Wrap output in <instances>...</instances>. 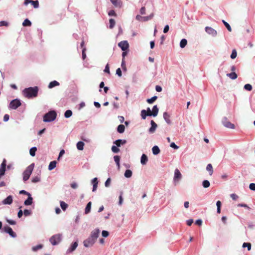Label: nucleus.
I'll return each instance as SVG.
<instances>
[{"mask_svg":"<svg viewBox=\"0 0 255 255\" xmlns=\"http://www.w3.org/2000/svg\"><path fill=\"white\" fill-rule=\"evenodd\" d=\"M250 189H251L252 190H255V183H251L250 184Z\"/></svg>","mask_w":255,"mask_h":255,"instance_id":"nucleus-62","label":"nucleus"},{"mask_svg":"<svg viewBox=\"0 0 255 255\" xmlns=\"http://www.w3.org/2000/svg\"><path fill=\"white\" fill-rule=\"evenodd\" d=\"M125 126L124 125H120L118 126L117 131L120 133H123L125 131Z\"/></svg>","mask_w":255,"mask_h":255,"instance_id":"nucleus-30","label":"nucleus"},{"mask_svg":"<svg viewBox=\"0 0 255 255\" xmlns=\"http://www.w3.org/2000/svg\"><path fill=\"white\" fill-rule=\"evenodd\" d=\"M132 175V172L130 170H126L125 172V176L126 178H130Z\"/></svg>","mask_w":255,"mask_h":255,"instance_id":"nucleus-36","label":"nucleus"},{"mask_svg":"<svg viewBox=\"0 0 255 255\" xmlns=\"http://www.w3.org/2000/svg\"><path fill=\"white\" fill-rule=\"evenodd\" d=\"M227 76L229 77L231 79H236L238 77V75L235 72H232L230 73H227Z\"/></svg>","mask_w":255,"mask_h":255,"instance_id":"nucleus-25","label":"nucleus"},{"mask_svg":"<svg viewBox=\"0 0 255 255\" xmlns=\"http://www.w3.org/2000/svg\"><path fill=\"white\" fill-rule=\"evenodd\" d=\"M34 164L32 163L26 167V169L23 173V180L24 181H27L28 180L30 175H31L32 171L34 169Z\"/></svg>","mask_w":255,"mask_h":255,"instance_id":"nucleus-2","label":"nucleus"},{"mask_svg":"<svg viewBox=\"0 0 255 255\" xmlns=\"http://www.w3.org/2000/svg\"><path fill=\"white\" fill-rule=\"evenodd\" d=\"M40 181V176H38V175H37L36 176L33 177L32 179V182H33V183H36V182H38Z\"/></svg>","mask_w":255,"mask_h":255,"instance_id":"nucleus-47","label":"nucleus"},{"mask_svg":"<svg viewBox=\"0 0 255 255\" xmlns=\"http://www.w3.org/2000/svg\"><path fill=\"white\" fill-rule=\"evenodd\" d=\"M31 214L30 210L25 209L24 210V215H25V216H27V215H29Z\"/></svg>","mask_w":255,"mask_h":255,"instance_id":"nucleus-57","label":"nucleus"},{"mask_svg":"<svg viewBox=\"0 0 255 255\" xmlns=\"http://www.w3.org/2000/svg\"><path fill=\"white\" fill-rule=\"evenodd\" d=\"M112 151H113V152L117 153L120 151V149L118 148L117 146L113 145L112 147Z\"/></svg>","mask_w":255,"mask_h":255,"instance_id":"nucleus-51","label":"nucleus"},{"mask_svg":"<svg viewBox=\"0 0 255 255\" xmlns=\"http://www.w3.org/2000/svg\"><path fill=\"white\" fill-rule=\"evenodd\" d=\"M57 117V113L54 111H49L45 114L43 117V121L44 122H50V121H54Z\"/></svg>","mask_w":255,"mask_h":255,"instance_id":"nucleus-3","label":"nucleus"},{"mask_svg":"<svg viewBox=\"0 0 255 255\" xmlns=\"http://www.w3.org/2000/svg\"><path fill=\"white\" fill-rule=\"evenodd\" d=\"M244 88L246 90H248V91H251V90L252 89V86L251 85H250V84H246L244 86Z\"/></svg>","mask_w":255,"mask_h":255,"instance_id":"nucleus-45","label":"nucleus"},{"mask_svg":"<svg viewBox=\"0 0 255 255\" xmlns=\"http://www.w3.org/2000/svg\"><path fill=\"white\" fill-rule=\"evenodd\" d=\"M182 177V174L181 172H180L179 169L176 168L174 171V176L173 178V180L174 181H179L180 180Z\"/></svg>","mask_w":255,"mask_h":255,"instance_id":"nucleus-10","label":"nucleus"},{"mask_svg":"<svg viewBox=\"0 0 255 255\" xmlns=\"http://www.w3.org/2000/svg\"><path fill=\"white\" fill-rule=\"evenodd\" d=\"M222 123L224 124V126L227 127V128H235V126L234 124L231 123L230 122L227 121V119H225L224 120L222 121Z\"/></svg>","mask_w":255,"mask_h":255,"instance_id":"nucleus-14","label":"nucleus"},{"mask_svg":"<svg viewBox=\"0 0 255 255\" xmlns=\"http://www.w3.org/2000/svg\"><path fill=\"white\" fill-rule=\"evenodd\" d=\"M170 146L175 149H178V148H179V146L176 145V144H175L174 142L171 143Z\"/></svg>","mask_w":255,"mask_h":255,"instance_id":"nucleus-59","label":"nucleus"},{"mask_svg":"<svg viewBox=\"0 0 255 255\" xmlns=\"http://www.w3.org/2000/svg\"><path fill=\"white\" fill-rule=\"evenodd\" d=\"M91 206H92V202H88V203L87 204V205L85 208V213L88 214V213H89V212H90Z\"/></svg>","mask_w":255,"mask_h":255,"instance_id":"nucleus-33","label":"nucleus"},{"mask_svg":"<svg viewBox=\"0 0 255 255\" xmlns=\"http://www.w3.org/2000/svg\"><path fill=\"white\" fill-rule=\"evenodd\" d=\"M38 92V88L37 86L35 87H30L24 89L22 94L24 97L27 98H35L37 96Z\"/></svg>","mask_w":255,"mask_h":255,"instance_id":"nucleus-1","label":"nucleus"},{"mask_svg":"<svg viewBox=\"0 0 255 255\" xmlns=\"http://www.w3.org/2000/svg\"><path fill=\"white\" fill-rule=\"evenodd\" d=\"M8 26V23L6 21H0V26Z\"/></svg>","mask_w":255,"mask_h":255,"instance_id":"nucleus-53","label":"nucleus"},{"mask_svg":"<svg viewBox=\"0 0 255 255\" xmlns=\"http://www.w3.org/2000/svg\"><path fill=\"white\" fill-rule=\"evenodd\" d=\"M36 150H37V148H36V146H33V147H32L31 149H30V151H29L30 154L32 156L35 155V152H36Z\"/></svg>","mask_w":255,"mask_h":255,"instance_id":"nucleus-39","label":"nucleus"},{"mask_svg":"<svg viewBox=\"0 0 255 255\" xmlns=\"http://www.w3.org/2000/svg\"><path fill=\"white\" fill-rule=\"evenodd\" d=\"M127 141L126 140H122V139H118L116 140L114 142L115 144L117 145V146H121V144H125Z\"/></svg>","mask_w":255,"mask_h":255,"instance_id":"nucleus-22","label":"nucleus"},{"mask_svg":"<svg viewBox=\"0 0 255 255\" xmlns=\"http://www.w3.org/2000/svg\"><path fill=\"white\" fill-rule=\"evenodd\" d=\"M6 160L5 158L3 159V160L2 163L0 165V175H3L5 174L6 170Z\"/></svg>","mask_w":255,"mask_h":255,"instance_id":"nucleus-9","label":"nucleus"},{"mask_svg":"<svg viewBox=\"0 0 255 255\" xmlns=\"http://www.w3.org/2000/svg\"><path fill=\"white\" fill-rule=\"evenodd\" d=\"M30 3L34 8H38L39 5L38 0H36V1H32V0H31Z\"/></svg>","mask_w":255,"mask_h":255,"instance_id":"nucleus-42","label":"nucleus"},{"mask_svg":"<svg viewBox=\"0 0 255 255\" xmlns=\"http://www.w3.org/2000/svg\"><path fill=\"white\" fill-rule=\"evenodd\" d=\"M85 145V143L83 141H78L77 143V148L79 150H83L84 148V146Z\"/></svg>","mask_w":255,"mask_h":255,"instance_id":"nucleus-31","label":"nucleus"},{"mask_svg":"<svg viewBox=\"0 0 255 255\" xmlns=\"http://www.w3.org/2000/svg\"><path fill=\"white\" fill-rule=\"evenodd\" d=\"M146 112H147V116H152V111H151V110H150L149 108H147Z\"/></svg>","mask_w":255,"mask_h":255,"instance_id":"nucleus-64","label":"nucleus"},{"mask_svg":"<svg viewBox=\"0 0 255 255\" xmlns=\"http://www.w3.org/2000/svg\"><path fill=\"white\" fill-rule=\"evenodd\" d=\"M92 182L93 183L92 191L93 192H95V191H96L97 188V186H98V178H93V179L92 180Z\"/></svg>","mask_w":255,"mask_h":255,"instance_id":"nucleus-19","label":"nucleus"},{"mask_svg":"<svg viewBox=\"0 0 255 255\" xmlns=\"http://www.w3.org/2000/svg\"><path fill=\"white\" fill-rule=\"evenodd\" d=\"M71 187L73 188V189H76L78 187V184L76 182H72L71 183Z\"/></svg>","mask_w":255,"mask_h":255,"instance_id":"nucleus-61","label":"nucleus"},{"mask_svg":"<svg viewBox=\"0 0 255 255\" xmlns=\"http://www.w3.org/2000/svg\"><path fill=\"white\" fill-rule=\"evenodd\" d=\"M3 230L5 233H8L9 236L13 237L14 238V237L16 236V234L14 232V231L12 230V228H10V227L9 226H4L3 228Z\"/></svg>","mask_w":255,"mask_h":255,"instance_id":"nucleus-8","label":"nucleus"},{"mask_svg":"<svg viewBox=\"0 0 255 255\" xmlns=\"http://www.w3.org/2000/svg\"><path fill=\"white\" fill-rule=\"evenodd\" d=\"M140 13L141 14H145L146 13V8L145 6H142L140 9Z\"/></svg>","mask_w":255,"mask_h":255,"instance_id":"nucleus-54","label":"nucleus"},{"mask_svg":"<svg viewBox=\"0 0 255 255\" xmlns=\"http://www.w3.org/2000/svg\"><path fill=\"white\" fill-rule=\"evenodd\" d=\"M120 47H121L122 50H127L128 49L129 44L127 41H122L118 43Z\"/></svg>","mask_w":255,"mask_h":255,"instance_id":"nucleus-11","label":"nucleus"},{"mask_svg":"<svg viewBox=\"0 0 255 255\" xmlns=\"http://www.w3.org/2000/svg\"><path fill=\"white\" fill-rule=\"evenodd\" d=\"M114 159L115 160V161L118 166V168L120 167V157L119 155H115L114 156Z\"/></svg>","mask_w":255,"mask_h":255,"instance_id":"nucleus-29","label":"nucleus"},{"mask_svg":"<svg viewBox=\"0 0 255 255\" xmlns=\"http://www.w3.org/2000/svg\"><path fill=\"white\" fill-rule=\"evenodd\" d=\"M68 204L65 203V202H63V201H61L60 206L63 210H66V208L68 207Z\"/></svg>","mask_w":255,"mask_h":255,"instance_id":"nucleus-38","label":"nucleus"},{"mask_svg":"<svg viewBox=\"0 0 255 255\" xmlns=\"http://www.w3.org/2000/svg\"><path fill=\"white\" fill-rule=\"evenodd\" d=\"M113 4L118 8H121L123 6V1L121 0H110Z\"/></svg>","mask_w":255,"mask_h":255,"instance_id":"nucleus-13","label":"nucleus"},{"mask_svg":"<svg viewBox=\"0 0 255 255\" xmlns=\"http://www.w3.org/2000/svg\"><path fill=\"white\" fill-rule=\"evenodd\" d=\"M100 234V230L99 229H95L94 231H92L91 236L94 244H95L97 239H98V237L99 236Z\"/></svg>","mask_w":255,"mask_h":255,"instance_id":"nucleus-7","label":"nucleus"},{"mask_svg":"<svg viewBox=\"0 0 255 255\" xmlns=\"http://www.w3.org/2000/svg\"><path fill=\"white\" fill-rule=\"evenodd\" d=\"M78 246V243L77 242H74V243L71 245V247L69 249L68 251L69 252H73L74 250L76 249Z\"/></svg>","mask_w":255,"mask_h":255,"instance_id":"nucleus-34","label":"nucleus"},{"mask_svg":"<svg viewBox=\"0 0 255 255\" xmlns=\"http://www.w3.org/2000/svg\"><path fill=\"white\" fill-rule=\"evenodd\" d=\"M159 111V109L157 106V105H154L152 108V116H156Z\"/></svg>","mask_w":255,"mask_h":255,"instance_id":"nucleus-23","label":"nucleus"},{"mask_svg":"<svg viewBox=\"0 0 255 255\" xmlns=\"http://www.w3.org/2000/svg\"><path fill=\"white\" fill-rule=\"evenodd\" d=\"M104 71L105 72H107L108 73H110V67L108 64L106 65V67L104 69Z\"/></svg>","mask_w":255,"mask_h":255,"instance_id":"nucleus-60","label":"nucleus"},{"mask_svg":"<svg viewBox=\"0 0 255 255\" xmlns=\"http://www.w3.org/2000/svg\"><path fill=\"white\" fill-rule=\"evenodd\" d=\"M203 185L204 187L207 188L209 187V186H210V183L208 180H204L203 182Z\"/></svg>","mask_w":255,"mask_h":255,"instance_id":"nucleus-46","label":"nucleus"},{"mask_svg":"<svg viewBox=\"0 0 255 255\" xmlns=\"http://www.w3.org/2000/svg\"><path fill=\"white\" fill-rule=\"evenodd\" d=\"M157 97L156 96H153L152 97L150 98V99H148L146 100L147 102L148 103V104H152V103L154 102V101H156Z\"/></svg>","mask_w":255,"mask_h":255,"instance_id":"nucleus-40","label":"nucleus"},{"mask_svg":"<svg viewBox=\"0 0 255 255\" xmlns=\"http://www.w3.org/2000/svg\"><path fill=\"white\" fill-rule=\"evenodd\" d=\"M230 196L233 200H237L239 198L238 195L235 194V193H232Z\"/></svg>","mask_w":255,"mask_h":255,"instance_id":"nucleus-56","label":"nucleus"},{"mask_svg":"<svg viewBox=\"0 0 255 255\" xmlns=\"http://www.w3.org/2000/svg\"><path fill=\"white\" fill-rule=\"evenodd\" d=\"M205 31L208 34H211L213 36H216L217 34V30H215L214 28L211 27H206Z\"/></svg>","mask_w":255,"mask_h":255,"instance_id":"nucleus-12","label":"nucleus"},{"mask_svg":"<svg viewBox=\"0 0 255 255\" xmlns=\"http://www.w3.org/2000/svg\"><path fill=\"white\" fill-rule=\"evenodd\" d=\"M13 202V198L12 196H7L2 201L3 204H11Z\"/></svg>","mask_w":255,"mask_h":255,"instance_id":"nucleus-16","label":"nucleus"},{"mask_svg":"<svg viewBox=\"0 0 255 255\" xmlns=\"http://www.w3.org/2000/svg\"><path fill=\"white\" fill-rule=\"evenodd\" d=\"M108 15L109 16H115V17L117 16V14L116 13L115 10H114V9H111L108 12Z\"/></svg>","mask_w":255,"mask_h":255,"instance_id":"nucleus-49","label":"nucleus"},{"mask_svg":"<svg viewBox=\"0 0 255 255\" xmlns=\"http://www.w3.org/2000/svg\"><path fill=\"white\" fill-rule=\"evenodd\" d=\"M83 244L84 246L86 247H91V246H93V244H94L91 234L88 239L83 241Z\"/></svg>","mask_w":255,"mask_h":255,"instance_id":"nucleus-6","label":"nucleus"},{"mask_svg":"<svg viewBox=\"0 0 255 255\" xmlns=\"http://www.w3.org/2000/svg\"><path fill=\"white\" fill-rule=\"evenodd\" d=\"M31 25V23L28 18H26L22 22V25L24 26H30Z\"/></svg>","mask_w":255,"mask_h":255,"instance_id":"nucleus-35","label":"nucleus"},{"mask_svg":"<svg viewBox=\"0 0 255 255\" xmlns=\"http://www.w3.org/2000/svg\"><path fill=\"white\" fill-rule=\"evenodd\" d=\"M237 55V50H233L231 54V58H232V59H234V58H235V57H236Z\"/></svg>","mask_w":255,"mask_h":255,"instance_id":"nucleus-50","label":"nucleus"},{"mask_svg":"<svg viewBox=\"0 0 255 255\" xmlns=\"http://www.w3.org/2000/svg\"><path fill=\"white\" fill-rule=\"evenodd\" d=\"M102 235L103 237H108L109 235V233L107 231H103L102 232Z\"/></svg>","mask_w":255,"mask_h":255,"instance_id":"nucleus-58","label":"nucleus"},{"mask_svg":"<svg viewBox=\"0 0 255 255\" xmlns=\"http://www.w3.org/2000/svg\"><path fill=\"white\" fill-rule=\"evenodd\" d=\"M71 116H72V111H70V110H67L65 112L64 116L65 118H69Z\"/></svg>","mask_w":255,"mask_h":255,"instance_id":"nucleus-41","label":"nucleus"},{"mask_svg":"<svg viewBox=\"0 0 255 255\" xmlns=\"http://www.w3.org/2000/svg\"><path fill=\"white\" fill-rule=\"evenodd\" d=\"M111 178H108L105 182V186H109L111 183Z\"/></svg>","mask_w":255,"mask_h":255,"instance_id":"nucleus-63","label":"nucleus"},{"mask_svg":"<svg viewBox=\"0 0 255 255\" xmlns=\"http://www.w3.org/2000/svg\"><path fill=\"white\" fill-rule=\"evenodd\" d=\"M163 117L166 122H167V124H171V120H170V116L169 114H168L167 112H164L163 115Z\"/></svg>","mask_w":255,"mask_h":255,"instance_id":"nucleus-18","label":"nucleus"},{"mask_svg":"<svg viewBox=\"0 0 255 255\" xmlns=\"http://www.w3.org/2000/svg\"><path fill=\"white\" fill-rule=\"evenodd\" d=\"M86 50V47H84L82 50V59L83 60L85 59V58L86 57V54L85 53Z\"/></svg>","mask_w":255,"mask_h":255,"instance_id":"nucleus-55","label":"nucleus"},{"mask_svg":"<svg viewBox=\"0 0 255 255\" xmlns=\"http://www.w3.org/2000/svg\"><path fill=\"white\" fill-rule=\"evenodd\" d=\"M154 17V13L152 12L148 16H142V21H147V20H151Z\"/></svg>","mask_w":255,"mask_h":255,"instance_id":"nucleus-28","label":"nucleus"},{"mask_svg":"<svg viewBox=\"0 0 255 255\" xmlns=\"http://www.w3.org/2000/svg\"><path fill=\"white\" fill-rule=\"evenodd\" d=\"M21 105V102L19 99H16L11 101L9 103V107L10 109H13L15 110V109L18 108V107Z\"/></svg>","mask_w":255,"mask_h":255,"instance_id":"nucleus-5","label":"nucleus"},{"mask_svg":"<svg viewBox=\"0 0 255 255\" xmlns=\"http://www.w3.org/2000/svg\"><path fill=\"white\" fill-rule=\"evenodd\" d=\"M243 247H247L248 248V250H251V243H247V242H245L243 245Z\"/></svg>","mask_w":255,"mask_h":255,"instance_id":"nucleus-52","label":"nucleus"},{"mask_svg":"<svg viewBox=\"0 0 255 255\" xmlns=\"http://www.w3.org/2000/svg\"><path fill=\"white\" fill-rule=\"evenodd\" d=\"M152 153L154 154H159V153L160 151V149L159 147H158V146H156V145L153 146V147L152 148Z\"/></svg>","mask_w":255,"mask_h":255,"instance_id":"nucleus-27","label":"nucleus"},{"mask_svg":"<svg viewBox=\"0 0 255 255\" xmlns=\"http://www.w3.org/2000/svg\"><path fill=\"white\" fill-rule=\"evenodd\" d=\"M223 22L224 24V25H225V26L226 27V28H227V29L229 31H232V27L229 25V23L227 22V21H225V20H223Z\"/></svg>","mask_w":255,"mask_h":255,"instance_id":"nucleus-43","label":"nucleus"},{"mask_svg":"<svg viewBox=\"0 0 255 255\" xmlns=\"http://www.w3.org/2000/svg\"><path fill=\"white\" fill-rule=\"evenodd\" d=\"M27 195H28V198L24 201V204L25 205H31V204H32V203L33 198L32 197H31L29 193H28V194H27Z\"/></svg>","mask_w":255,"mask_h":255,"instance_id":"nucleus-17","label":"nucleus"},{"mask_svg":"<svg viewBox=\"0 0 255 255\" xmlns=\"http://www.w3.org/2000/svg\"><path fill=\"white\" fill-rule=\"evenodd\" d=\"M59 82H57V81H52V82L49 83L48 85V88H53L54 86H59Z\"/></svg>","mask_w":255,"mask_h":255,"instance_id":"nucleus-24","label":"nucleus"},{"mask_svg":"<svg viewBox=\"0 0 255 255\" xmlns=\"http://www.w3.org/2000/svg\"><path fill=\"white\" fill-rule=\"evenodd\" d=\"M206 170L209 172V174L212 175L214 172V169L212 164H208L206 166Z\"/></svg>","mask_w":255,"mask_h":255,"instance_id":"nucleus-20","label":"nucleus"},{"mask_svg":"<svg viewBox=\"0 0 255 255\" xmlns=\"http://www.w3.org/2000/svg\"><path fill=\"white\" fill-rule=\"evenodd\" d=\"M150 124H151V126L150 128L149 129V131L150 133L154 132V131H155L156 128H157V124L155 123V122H154L153 120L151 121Z\"/></svg>","mask_w":255,"mask_h":255,"instance_id":"nucleus-15","label":"nucleus"},{"mask_svg":"<svg viewBox=\"0 0 255 255\" xmlns=\"http://www.w3.org/2000/svg\"><path fill=\"white\" fill-rule=\"evenodd\" d=\"M56 161H51L48 166V169L49 170H52V169H54L56 166Z\"/></svg>","mask_w":255,"mask_h":255,"instance_id":"nucleus-26","label":"nucleus"},{"mask_svg":"<svg viewBox=\"0 0 255 255\" xmlns=\"http://www.w3.org/2000/svg\"><path fill=\"white\" fill-rule=\"evenodd\" d=\"M187 40L186 39V38H183L181 41L180 43V46L181 48H184L185 46H186L187 44Z\"/></svg>","mask_w":255,"mask_h":255,"instance_id":"nucleus-32","label":"nucleus"},{"mask_svg":"<svg viewBox=\"0 0 255 255\" xmlns=\"http://www.w3.org/2000/svg\"><path fill=\"white\" fill-rule=\"evenodd\" d=\"M148 161V158L146 155L145 154H142L141 159H140V162L142 164H146Z\"/></svg>","mask_w":255,"mask_h":255,"instance_id":"nucleus-21","label":"nucleus"},{"mask_svg":"<svg viewBox=\"0 0 255 255\" xmlns=\"http://www.w3.org/2000/svg\"><path fill=\"white\" fill-rule=\"evenodd\" d=\"M109 22H110L109 27L110 28H112L114 27V26L116 24L115 20L113 19V18H110L109 20Z\"/></svg>","mask_w":255,"mask_h":255,"instance_id":"nucleus-37","label":"nucleus"},{"mask_svg":"<svg viewBox=\"0 0 255 255\" xmlns=\"http://www.w3.org/2000/svg\"><path fill=\"white\" fill-rule=\"evenodd\" d=\"M141 116L143 119H145L146 117H147V112L145 110H142L141 112Z\"/></svg>","mask_w":255,"mask_h":255,"instance_id":"nucleus-44","label":"nucleus"},{"mask_svg":"<svg viewBox=\"0 0 255 255\" xmlns=\"http://www.w3.org/2000/svg\"><path fill=\"white\" fill-rule=\"evenodd\" d=\"M61 240V234H56L55 235L51 236L50 239V242L52 245H56L59 244Z\"/></svg>","mask_w":255,"mask_h":255,"instance_id":"nucleus-4","label":"nucleus"},{"mask_svg":"<svg viewBox=\"0 0 255 255\" xmlns=\"http://www.w3.org/2000/svg\"><path fill=\"white\" fill-rule=\"evenodd\" d=\"M43 247V245H38L36 246L33 247L32 249L33 251H37V250H39V249L42 248Z\"/></svg>","mask_w":255,"mask_h":255,"instance_id":"nucleus-48","label":"nucleus"}]
</instances>
